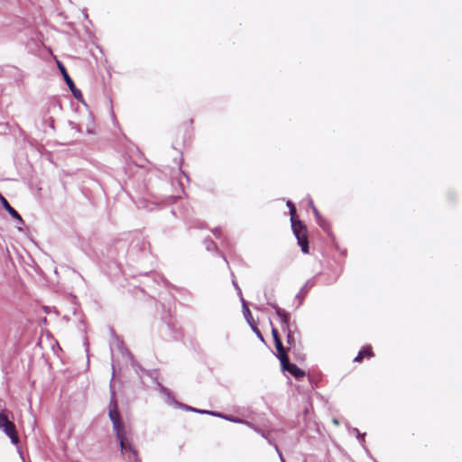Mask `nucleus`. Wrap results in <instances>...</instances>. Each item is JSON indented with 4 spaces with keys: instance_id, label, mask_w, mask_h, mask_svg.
<instances>
[{
    "instance_id": "1",
    "label": "nucleus",
    "mask_w": 462,
    "mask_h": 462,
    "mask_svg": "<svg viewBox=\"0 0 462 462\" xmlns=\"http://www.w3.org/2000/svg\"><path fill=\"white\" fill-rule=\"evenodd\" d=\"M109 418L113 422L114 430L120 443L121 452L127 455V458L131 462H139L138 452L127 437V432L125 429L116 403L110 406Z\"/></svg>"
},
{
    "instance_id": "15",
    "label": "nucleus",
    "mask_w": 462,
    "mask_h": 462,
    "mask_svg": "<svg viewBox=\"0 0 462 462\" xmlns=\"http://www.w3.org/2000/svg\"><path fill=\"white\" fill-rule=\"evenodd\" d=\"M246 312H247L248 316H250V317H251V314H250V311H249V310H248V309H246Z\"/></svg>"
},
{
    "instance_id": "3",
    "label": "nucleus",
    "mask_w": 462,
    "mask_h": 462,
    "mask_svg": "<svg viewBox=\"0 0 462 462\" xmlns=\"http://www.w3.org/2000/svg\"><path fill=\"white\" fill-rule=\"evenodd\" d=\"M8 411H0V429L10 438L12 443L17 445L19 443V436L14 423L8 419Z\"/></svg>"
},
{
    "instance_id": "10",
    "label": "nucleus",
    "mask_w": 462,
    "mask_h": 462,
    "mask_svg": "<svg viewBox=\"0 0 462 462\" xmlns=\"http://www.w3.org/2000/svg\"><path fill=\"white\" fill-rule=\"evenodd\" d=\"M283 332L286 333V343L288 345V349L294 348L296 346V340L294 337L293 331L290 328L289 329H286Z\"/></svg>"
},
{
    "instance_id": "7",
    "label": "nucleus",
    "mask_w": 462,
    "mask_h": 462,
    "mask_svg": "<svg viewBox=\"0 0 462 462\" xmlns=\"http://www.w3.org/2000/svg\"><path fill=\"white\" fill-rule=\"evenodd\" d=\"M276 315L279 317L281 320L282 325V330L285 331L286 329H289L291 328L290 320H291V315L289 312H287L285 310L280 308L277 305L273 306Z\"/></svg>"
},
{
    "instance_id": "6",
    "label": "nucleus",
    "mask_w": 462,
    "mask_h": 462,
    "mask_svg": "<svg viewBox=\"0 0 462 462\" xmlns=\"http://www.w3.org/2000/svg\"><path fill=\"white\" fill-rule=\"evenodd\" d=\"M58 67L68 85V87L69 88V89L71 90V92L73 93V96L77 98V99H79L81 97H82V94H81V91L78 88H76L75 87V84L73 82V80L71 79V78L69 77V75L68 74L67 70H66V68L64 67V65L58 61Z\"/></svg>"
},
{
    "instance_id": "14",
    "label": "nucleus",
    "mask_w": 462,
    "mask_h": 462,
    "mask_svg": "<svg viewBox=\"0 0 462 462\" xmlns=\"http://www.w3.org/2000/svg\"><path fill=\"white\" fill-rule=\"evenodd\" d=\"M313 212L315 214L317 221L323 217L316 208H313Z\"/></svg>"
},
{
    "instance_id": "11",
    "label": "nucleus",
    "mask_w": 462,
    "mask_h": 462,
    "mask_svg": "<svg viewBox=\"0 0 462 462\" xmlns=\"http://www.w3.org/2000/svg\"><path fill=\"white\" fill-rule=\"evenodd\" d=\"M319 226L328 235H330L331 232V226L330 224L324 218H320L318 221Z\"/></svg>"
},
{
    "instance_id": "4",
    "label": "nucleus",
    "mask_w": 462,
    "mask_h": 462,
    "mask_svg": "<svg viewBox=\"0 0 462 462\" xmlns=\"http://www.w3.org/2000/svg\"><path fill=\"white\" fill-rule=\"evenodd\" d=\"M272 335H273L274 344H275V348L277 351V355H276L277 358L280 360V362L281 361L286 362V358L289 357L288 352L291 349H288V346L284 347V346L280 338L278 329L274 327L272 328Z\"/></svg>"
},
{
    "instance_id": "9",
    "label": "nucleus",
    "mask_w": 462,
    "mask_h": 462,
    "mask_svg": "<svg viewBox=\"0 0 462 462\" xmlns=\"http://www.w3.org/2000/svg\"><path fill=\"white\" fill-rule=\"evenodd\" d=\"M2 201H3V206L5 208V209L15 219H17L18 221H20L21 223H23V218L22 217L20 216V214L8 203V201L5 199V198H2Z\"/></svg>"
},
{
    "instance_id": "2",
    "label": "nucleus",
    "mask_w": 462,
    "mask_h": 462,
    "mask_svg": "<svg viewBox=\"0 0 462 462\" xmlns=\"http://www.w3.org/2000/svg\"><path fill=\"white\" fill-rule=\"evenodd\" d=\"M290 208L291 228L297 238L298 245L300 246L302 253L309 254V239L308 229L306 225L299 219L296 214V208L291 201L287 202Z\"/></svg>"
},
{
    "instance_id": "5",
    "label": "nucleus",
    "mask_w": 462,
    "mask_h": 462,
    "mask_svg": "<svg viewBox=\"0 0 462 462\" xmlns=\"http://www.w3.org/2000/svg\"><path fill=\"white\" fill-rule=\"evenodd\" d=\"M280 363L282 370L283 372H288L294 378L300 380L305 376V372L295 364L290 363L289 357L286 358V362L281 361Z\"/></svg>"
},
{
    "instance_id": "12",
    "label": "nucleus",
    "mask_w": 462,
    "mask_h": 462,
    "mask_svg": "<svg viewBox=\"0 0 462 462\" xmlns=\"http://www.w3.org/2000/svg\"><path fill=\"white\" fill-rule=\"evenodd\" d=\"M199 412L200 413H208V414H211L213 416H217V417H221V418H224L229 421H233V422H238L239 420L237 419H235V418H232V417H229V416H226V415H222L220 413H217V412H214V411H199Z\"/></svg>"
},
{
    "instance_id": "8",
    "label": "nucleus",
    "mask_w": 462,
    "mask_h": 462,
    "mask_svg": "<svg viewBox=\"0 0 462 462\" xmlns=\"http://www.w3.org/2000/svg\"><path fill=\"white\" fill-rule=\"evenodd\" d=\"M374 356V352H373V348L371 346H364L360 351L359 353L357 354V356L355 357L354 361L355 362H362L365 358H371Z\"/></svg>"
},
{
    "instance_id": "13",
    "label": "nucleus",
    "mask_w": 462,
    "mask_h": 462,
    "mask_svg": "<svg viewBox=\"0 0 462 462\" xmlns=\"http://www.w3.org/2000/svg\"><path fill=\"white\" fill-rule=\"evenodd\" d=\"M252 328H253L254 331L256 333V335L258 336V337L261 340H263V337L261 332L259 331V329L256 327L253 326V325H252Z\"/></svg>"
}]
</instances>
